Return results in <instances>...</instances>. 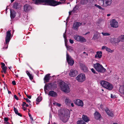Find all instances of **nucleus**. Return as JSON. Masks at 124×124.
Here are the masks:
<instances>
[{"mask_svg": "<svg viewBox=\"0 0 124 124\" xmlns=\"http://www.w3.org/2000/svg\"><path fill=\"white\" fill-rule=\"evenodd\" d=\"M4 123L5 124H10L8 122H4Z\"/></svg>", "mask_w": 124, "mask_h": 124, "instance_id": "61", "label": "nucleus"}, {"mask_svg": "<svg viewBox=\"0 0 124 124\" xmlns=\"http://www.w3.org/2000/svg\"><path fill=\"white\" fill-rule=\"evenodd\" d=\"M78 124H86V123L82 121H78L77 122Z\"/></svg>", "mask_w": 124, "mask_h": 124, "instance_id": "36", "label": "nucleus"}, {"mask_svg": "<svg viewBox=\"0 0 124 124\" xmlns=\"http://www.w3.org/2000/svg\"><path fill=\"white\" fill-rule=\"evenodd\" d=\"M5 43L4 44V46L2 47V49H4L5 48L6 49H7V48H6V46H5Z\"/></svg>", "mask_w": 124, "mask_h": 124, "instance_id": "58", "label": "nucleus"}, {"mask_svg": "<svg viewBox=\"0 0 124 124\" xmlns=\"http://www.w3.org/2000/svg\"><path fill=\"white\" fill-rule=\"evenodd\" d=\"M50 74H48L46 75L44 78V80L46 82H48L50 79L49 77Z\"/></svg>", "mask_w": 124, "mask_h": 124, "instance_id": "27", "label": "nucleus"}, {"mask_svg": "<svg viewBox=\"0 0 124 124\" xmlns=\"http://www.w3.org/2000/svg\"><path fill=\"white\" fill-rule=\"evenodd\" d=\"M83 53L84 54H85L86 56L88 55V54L87 53H86V52H84Z\"/></svg>", "mask_w": 124, "mask_h": 124, "instance_id": "60", "label": "nucleus"}, {"mask_svg": "<svg viewBox=\"0 0 124 124\" xmlns=\"http://www.w3.org/2000/svg\"><path fill=\"white\" fill-rule=\"evenodd\" d=\"M98 37L97 34H94L92 38V39L93 40H95L98 39Z\"/></svg>", "mask_w": 124, "mask_h": 124, "instance_id": "35", "label": "nucleus"}, {"mask_svg": "<svg viewBox=\"0 0 124 124\" xmlns=\"http://www.w3.org/2000/svg\"><path fill=\"white\" fill-rule=\"evenodd\" d=\"M22 108L24 111H25L27 109V108L24 107V106Z\"/></svg>", "mask_w": 124, "mask_h": 124, "instance_id": "55", "label": "nucleus"}, {"mask_svg": "<svg viewBox=\"0 0 124 124\" xmlns=\"http://www.w3.org/2000/svg\"><path fill=\"white\" fill-rule=\"evenodd\" d=\"M24 99L25 100H26V102H27L29 103H31V101L29 100L28 98H24Z\"/></svg>", "mask_w": 124, "mask_h": 124, "instance_id": "44", "label": "nucleus"}, {"mask_svg": "<svg viewBox=\"0 0 124 124\" xmlns=\"http://www.w3.org/2000/svg\"><path fill=\"white\" fill-rule=\"evenodd\" d=\"M63 36L64 39H65L66 38H67L66 37V35L65 34V33L63 34Z\"/></svg>", "mask_w": 124, "mask_h": 124, "instance_id": "53", "label": "nucleus"}, {"mask_svg": "<svg viewBox=\"0 0 124 124\" xmlns=\"http://www.w3.org/2000/svg\"><path fill=\"white\" fill-rule=\"evenodd\" d=\"M66 60L69 64L70 66H72L73 65L74 63V61L67 53L66 54Z\"/></svg>", "mask_w": 124, "mask_h": 124, "instance_id": "10", "label": "nucleus"}, {"mask_svg": "<svg viewBox=\"0 0 124 124\" xmlns=\"http://www.w3.org/2000/svg\"><path fill=\"white\" fill-rule=\"evenodd\" d=\"M49 95L53 97H56L57 95V94L53 91H50L49 92Z\"/></svg>", "mask_w": 124, "mask_h": 124, "instance_id": "22", "label": "nucleus"}, {"mask_svg": "<svg viewBox=\"0 0 124 124\" xmlns=\"http://www.w3.org/2000/svg\"><path fill=\"white\" fill-rule=\"evenodd\" d=\"M10 31V30H8L6 32V36L5 38V46H6V48H8L9 42L11 39V34Z\"/></svg>", "mask_w": 124, "mask_h": 124, "instance_id": "6", "label": "nucleus"}, {"mask_svg": "<svg viewBox=\"0 0 124 124\" xmlns=\"http://www.w3.org/2000/svg\"><path fill=\"white\" fill-rule=\"evenodd\" d=\"M90 33V32H87L85 34V35H86L88 34H89Z\"/></svg>", "mask_w": 124, "mask_h": 124, "instance_id": "62", "label": "nucleus"}, {"mask_svg": "<svg viewBox=\"0 0 124 124\" xmlns=\"http://www.w3.org/2000/svg\"><path fill=\"white\" fill-rule=\"evenodd\" d=\"M57 105L58 106H61V104L59 103H57Z\"/></svg>", "mask_w": 124, "mask_h": 124, "instance_id": "64", "label": "nucleus"}, {"mask_svg": "<svg viewBox=\"0 0 124 124\" xmlns=\"http://www.w3.org/2000/svg\"><path fill=\"white\" fill-rule=\"evenodd\" d=\"M80 3L81 4L85 6H87L88 4V0H81L80 1Z\"/></svg>", "mask_w": 124, "mask_h": 124, "instance_id": "29", "label": "nucleus"}, {"mask_svg": "<svg viewBox=\"0 0 124 124\" xmlns=\"http://www.w3.org/2000/svg\"><path fill=\"white\" fill-rule=\"evenodd\" d=\"M21 7L20 4L16 2H15L13 6V8L14 9H17L20 8Z\"/></svg>", "mask_w": 124, "mask_h": 124, "instance_id": "17", "label": "nucleus"}, {"mask_svg": "<svg viewBox=\"0 0 124 124\" xmlns=\"http://www.w3.org/2000/svg\"><path fill=\"white\" fill-rule=\"evenodd\" d=\"M10 16L11 18H14L16 16V12L13 10L10 9Z\"/></svg>", "mask_w": 124, "mask_h": 124, "instance_id": "20", "label": "nucleus"}, {"mask_svg": "<svg viewBox=\"0 0 124 124\" xmlns=\"http://www.w3.org/2000/svg\"><path fill=\"white\" fill-rule=\"evenodd\" d=\"M78 74L77 71L74 69H71L69 74V75L71 77H74L76 76Z\"/></svg>", "mask_w": 124, "mask_h": 124, "instance_id": "12", "label": "nucleus"}, {"mask_svg": "<svg viewBox=\"0 0 124 124\" xmlns=\"http://www.w3.org/2000/svg\"><path fill=\"white\" fill-rule=\"evenodd\" d=\"M26 73L27 75L29 78L30 79L32 80L33 79V76L32 75V74H31L28 70L26 71Z\"/></svg>", "mask_w": 124, "mask_h": 124, "instance_id": "30", "label": "nucleus"}, {"mask_svg": "<svg viewBox=\"0 0 124 124\" xmlns=\"http://www.w3.org/2000/svg\"><path fill=\"white\" fill-rule=\"evenodd\" d=\"M74 38L77 41L81 42H85L86 41V40L84 37L78 35H74Z\"/></svg>", "mask_w": 124, "mask_h": 124, "instance_id": "8", "label": "nucleus"}, {"mask_svg": "<svg viewBox=\"0 0 124 124\" xmlns=\"http://www.w3.org/2000/svg\"><path fill=\"white\" fill-rule=\"evenodd\" d=\"M80 66L81 69L85 72H87L88 71L87 67L83 63H80Z\"/></svg>", "mask_w": 124, "mask_h": 124, "instance_id": "13", "label": "nucleus"}, {"mask_svg": "<svg viewBox=\"0 0 124 124\" xmlns=\"http://www.w3.org/2000/svg\"><path fill=\"white\" fill-rule=\"evenodd\" d=\"M76 79L78 82H82L85 80L86 77L84 74L81 73L78 75Z\"/></svg>", "mask_w": 124, "mask_h": 124, "instance_id": "7", "label": "nucleus"}, {"mask_svg": "<svg viewBox=\"0 0 124 124\" xmlns=\"http://www.w3.org/2000/svg\"><path fill=\"white\" fill-rule=\"evenodd\" d=\"M67 49H70L71 48V46H67Z\"/></svg>", "mask_w": 124, "mask_h": 124, "instance_id": "57", "label": "nucleus"}, {"mask_svg": "<svg viewBox=\"0 0 124 124\" xmlns=\"http://www.w3.org/2000/svg\"><path fill=\"white\" fill-rule=\"evenodd\" d=\"M75 104L78 106L81 107L83 106V101L79 99L76 100L75 102Z\"/></svg>", "mask_w": 124, "mask_h": 124, "instance_id": "19", "label": "nucleus"}, {"mask_svg": "<svg viewBox=\"0 0 124 124\" xmlns=\"http://www.w3.org/2000/svg\"><path fill=\"white\" fill-rule=\"evenodd\" d=\"M60 85L62 90L64 92L69 93L70 91V87L68 84L63 82H60Z\"/></svg>", "mask_w": 124, "mask_h": 124, "instance_id": "3", "label": "nucleus"}, {"mask_svg": "<svg viewBox=\"0 0 124 124\" xmlns=\"http://www.w3.org/2000/svg\"><path fill=\"white\" fill-rule=\"evenodd\" d=\"M14 98L16 99L17 100H18V98L17 97L16 95H14Z\"/></svg>", "mask_w": 124, "mask_h": 124, "instance_id": "52", "label": "nucleus"}, {"mask_svg": "<svg viewBox=\"0 0 124 124\" xmlns=\"http://www.w3.org/2000/svg\"><path fill=\"white\" fill-rule=\"evenodd\" d=\"M34 4L37 5H42L50 6H55L56 1L54 0H34L33 1Z\"/></svg>", "mask_w": 124, "mask_h": 124, "instance_id": "1", "label": "nucleus"}, {"mask_svg": "<svg viewBox=\"0 0 124 124\" xmlns=\"http://www.w3.org/2000/svg\"><path fill=\"white\" fill-rule=\"evenodd\" d=\"M82 23L78 22H76L73 24V28L76 30H77L78 27L81 25Z\"/></svg>", "mask_w": 124, "mask_h": 124, "instance_id": "15", "label": "nucleus"}, {"mask_svg": "<svg viewBox=\"0 0 124 124\" xmlns=\"http://www.w3.org/2000/svg\"><path fill=\"white\" fill-rule=\"evenodd\" d=\"M94 115V117L96 119L98 120L100 118L101 115L98 112H95Z\"/></svg>", "mask_w": 124, "mask_h": 124, "instance_id": "21", "label": "nucleus"}, {"mask_svg": "<svg viewBox=\"0 0 124 124\" xmlns=\"http://www.w3.org/2000/svg\"><path fill=\"white\" fill-rule=\"evenodd\" d=\"M32 8L30 5L25 4L24 6V11L26 12H28Z\"/></svg>", "mask_w": 124, "mask_h": 124, "instance_id": "18", "label": "nucleus"}, {"mask_svg": "<svg viewBox=\"0 0 124 124\" xmlns=\"http://www.w3.org/2000/svg\"><path fill=\"white\" fill-rule=\"evenodd\" d=\"M57 87V85L55 83H48L45 85L44 87V90L45 93H46V90H48L49 89H53Z\"/></svg>", "mask_w": 124, "mask_h": 124, "instance_id": "5", "label": "nucleus"}, {"mask_svg": "<svg viewBox=\"0 0 124 124\" xmlns=\"http://www.w3.org/2000/svg\"><path fill=\"white\" fill-rule=\"evenodd\" d=\"M100 84L102 87L109 90H112L113 87V85L106 81L103 80L101 81Z\"/></svg>", "mask_w": 124, "mask_h": 124, "instance_id": "2", "label": "nucleus"}, {"mask_svg": "<svg viewBox=\"0 0 124 124\" xmlns=\"http://www.w3.org/2000/svg\"><path fill=\"white\" fill-rule=\"evenodd\" d=\"M94 67L97 71L101 73H104L106 70L102 65L98 63H97L94 64Z\"/></svg>", "mask_w": 124, "mask_h": 124, "instance_id": "4", "label": "nucleus"}, {"mask_svg": "<svg viewBox=\"0 0 124 124\" xmlns=\"http://www.w3.org/2000/svg\"><path fill=\"white\" fill-rule=\"evenodd\" d=\"M103 6L106 7L111 5L112 2V0H103Z\"/></svg>", "mask_w": 124, "mask_h": 124, "instance_id": "14", "label": "nucleus"}, {"mask_svg": "<svg viewBox=\"0 0 124 124\" xmlns=\"http://www.w3.org/2000/svg\"><path fill=\"white\" fill-rule=\"evenodd\" d=\"M111 98L115 99V98H116V95H113L112 94H111Z\"/></svg>", "mask_w": 124, "mask_h": 124, "instance_id": "43", "label": "nucleus"}, {"mask_svg": "<svg viewBox=\"0 0 124 124\" xmlns=\"http://www.w3.org/2000/svg\"><path fill=\"white\" fill-rule=\"evenodd\" d=\"M105 110L107 114L109 116L111 117H113L114 116V114L113 112L112 111L109 110L107 108L105 109Z\"/></svg>", "mask_w": 124, "mask_h": 124, "instance_id": "16", "label": "nucleus"}, {"mask_svg": "<svg viewBox=\"0 0 124 124\" xmlns=\"http://www.w3.org/2000/svg\"><path fill=\"white\" fill-rule=\"evenodd\" d=\"M23 104H22V106L23 107H24L25 105V104H26V103L25 102H23Z\"/></svg>", "mask_w": 124, "mask_h": 124, "instance_id": "54", "label": "nucleus"}, {"mask_svg": "<svg viewBox=\"0 0 124 124\" xmlns=\"http://www.w3.org/2000/svg\"><path fill=\"white\" fill-rule=\"evenodd\" d=\"M102 20L101 19H99L97 21V24H99L102 21Z\"/></svg>", "mask_w": 124, "mask_h": 124, "instance_id": "47", "label": "nucleus"}, {"mask_svg": "<svg viewBox=\"0 0 124 124\" xmlns=\"http://www.w3.org/2000/svg\"><path fill=\"white\" fill-rule=\"evenodd\" d=\"M102 34L104 36H109L110 34L107 33L102 32Z\"/></svg>", "mask_w": 124, "mask_h": 124, "instance_id": "41", "label": "nucleus"}, {"mask_svg": "<svg viewBox=\"0 0 124 124\" xmlns=\"http://www.w3.org/2000/svg\"><path fill=\"white\" fill-rule=\"evenodd\" d=\"M78 7L76 5L73 8V10H72V11H73V12L75 13L76 12L77 10L78 9Z\"/></svg>", "mask_w": 124, "mask_h": 124, "instance_id": "33", "label": "nucleus"}, {"mask_svg": "<svg viewBox=\"0 0 124 124\" xmlns=\"http://www.w3.org/2000/svg\"><path fill=\"white\" fill-rule=\"evenodd\" d=\"M69 41L71 44H72L74 43V41L73 40L71 39H69Z\"/></svg>", "mask_w": 124, "mask_h": 124, "instance_id": "48", "label": "nucleus"}, {"mask_svg": "<svg viewBox=\"0 0 124 124\" xmlns=\"http://www.w3.org/2000/svg\"><path fill=\"white\" fill-rule=\"evenodd\" d=\"M27 96L29 99H31V96H28V95H27Z\"/></svg>", "mask_w": 124, "mask_h": 124, "instance_id": "56", "label": "nucleus"}, {"mask_svg": "<svg viewBox=\"0 0 124 124\" xmlns=\"http://www.w3.org/2000/svg\"><path fill=\"white\" fill-rule=\"evenodd\" d=\"M71 101L69 99L66 98L65 100V103L67 105H69Z\"/></svg>", "mask_w": 124, "mask_h": 124, "instance_id": "32", "label": "nucleus"}, {"mask_svg": "<svg viewBox=\"0 0 124 124\" xmlns=\"http://www.w3.org/2000/svg\"><path fill=\"white\" fill-rule=\"evenodd\" d=\"M82 118L83 120L86 122H88L90 121L88 117L86 115H83Z\"/></svg>", "mask_w": 124, "mask_h": 124, "instance_id": "23", "label": "nucleus"}, {"mask_svg": "<svg viewBox=\"0 0 124 124\" xmlns=\"http://www.w3.org/2000/svg\"><path fill=\"white\" fill-rule=\"evenodd\" d=\"M94 0H88V4H87V5L90 6H93L94 3Z\"/></svg>", "mask_w": 124, "mask_h": 124, "instance_id": "26", "label": "nucleus"}, {"mask_svg": "<svg viewBox=\"0 0 124 124\" xmlns=\"http://www.w3.org/2000/svg\"><path fill=\"white\" fill-rule=\"evenodd\" d=\"M110 25L112 27L116 28L118 27V22L115 19H113L110 21Z\"/></svg>", "mask_w": 124, "mask_h": 124, "instance_id": "11", "label": "nucleus"}, {"mask_svg": "<svg viewBox=\"0 0 124 124\" xmlns=\"http://www.w3.org/2000/svg\"><path fill=\"white\" fill-rule=\"evenodd\" d=\"M91 71L94 74H97L96 71L93 68H92L91 69Z\"/></svg>", "mask_w": 124, "mask_h": 124, "instance_id": "42", "label": "nucleus"}, {"mask_svg": "<svg viewBox=\"0 0 124 124\" xmlns=\"http://www.w3.org/2000/svg\"><path fill=\"white\" fill-rule=\"evenodd\" d=\"M94 6H95L96 7H97V8H98L100 9H102V10L104 9L103 8H102L101 7V6H100L96 4H95L94 5Z\"/></svg>", "mask_w": 124, "mask_h": 124, "instance_id": "39", "label": "nucleus"}, {"mask_svg": "<svg viewBox=\"0 0 124 124\" xmlns=\"http://www.w3.org/2000/svg\"><path fill=\"white\" fill-rule=\"evenodd\" d=\"M12 83L14 85H16V82L15 81H13L12 82Z\"/></svg>", "mask_w": 124, "mask_h": 124, "instance_id": "51", "label": "nucleus"}, {"mask_svg": "<svg viewBox=\"0 0 124 124\" xmlns=\"http://www.w3.org/2000/svg\"><path fill=\"white\" fill-rule=\"evenodd\" d=\"M72 12H73V11H72V10L71 11H70L69 12V15H71V13H72Z\"/></svg>", "mask_w": 124, "mask_h": 124, "instance_id": "59", "label": "nucleus"}, {"mask_svg": "<svg viewBox=\"0 0 124 124\" xmlns=\"http://www.w3.org/2000/svg\"><path fill=\"white\" fill-rule=\"evenodd\" d=\"M4 120L6 122H8L7 121L8 120V118L7 117L4 118Z\"/></svg>", "mask_w": 124, "mask_h": 124, "instance_id": "49", "label": "nucleus"}, {"mask_svg": "<svg viewBox=\"0 0 124 124\" xmlns=\"http://www.w3.org/2000/svg\"><path fill=\"white\" fill-rule=\"evenodd\" d=\"M60 118L61 119L64 123H66L68 121V115L66 113H63L62 112L60 116Z\"/></svg>", "mask_w": 124, "mask_h": 124, "instance_id": "9", "label": "nucleus"}, {"mask_svg": "<svg viewBox=\"0 0 124 124\" xmlns=\"http://www.w3.org/2000/svg\"><path fill=\"white\" fill-rule=\"evenodd\" d=\"M42 99V97L39 96L37 98L36 101L37 102H40L41 101Z\"/></svg>", "mask_w": 124, "mask_h": 124, "instance_id": "34", "label": "nucleus"}, {"mask_svg": "<svg viewBox=\"0 0 124 124\" xmlns=\"http://www.w3.org/2000/svg\"><path fill=\"white\" fill-rule=\"evenodd\" d=\"M28 114L30 119L32 120H33V118L31 116V115L29 113H28Z\"/></svg>", "mask_w": 124, "mask_h": 124, "instance_id": "45", "label": "nucleus"}, {"mask_svg": "<svg viewBox=\"0 0 124 124\" xmlns=\"http://www.w3.org/2000/svg\"><path fill=\"white\" fill-rule=\"evenodd\" d=\"M111 41L112 43H115L119 42L120 40L118 38H114L111 39Z\"/></svg>", "mask_w": 124, "mask_h": 124, "instance_id": "25", "label": "nucleus"}, {"mask_svg": "<svg viewBox=\"0 0 124 124\" xmlns=\"http://www.w3.org/2000/svg\"><path fill=\"white\" fill-rule=\"evenodd\" d=\"M102 53L101 51H97V52L95 56V58H100L102 57Z\"/></svg>", "mask_w": 124, "mask_h": 124, "instance_id": "24", "label": "nucleus"}, {"mask_svg": "<svg viewBox=\"0 0 124 124\" xmlns=\"http://www.w3.org/2000/svg\"><path fill=\"white\" fill-rule=\"evenodd\" d=\"M65 40V42H66V43L67 42V38H66L65 39H64Z\"/></svg>", "mask_w": 124, "mask_h": 124, "instance_id": "63", "label": "nucleus"}, {"mask_svg": "<svg viewBox=\"0 0 124 124\" xmlns=\"http://www.w3.org/2000/svg\"><path fill=\"white\" fill-rule=\"evenodd\" d=\"M107 47V46H104L102 47L101 48L103 50H104L105 49H106Z\"/></svg>", "mask_w": 124, "mask_h": 124, "instance_id": "50", "label": "nucleus"}, {"mask_svg": "<svg viewBox=\"0 0 124 124\" xmlns=\"http://www.w3.org/2000/svg\"><path fill=\"white\" fill-rule=\"evenodd\" d=\"M13 108L14 110L15 114L20 117H22V115L20 113L18 112V110L17 108L15 107H14Z\"/></svg>", "mask_w": 124, "mask_h": 124, "instance_id": "28", "label": "nucleus"}, {"mask_svg": "<svg viewBox=\"0 0 124 124\" xmlns=\"http://www.w3.org/2000/svg\"><path fill=\"white\" fill-rule=\"evenodd\" d=\"M106 50L107 52H109L110 53H112L113 52V51L111 50L110 48L107 47L106 48Z\"/></svg>", "mask_w": 124, "mask_h": 124, "instance_id": "38", "label": "nucleus"}, {"mask_svg": "<svg viewBox=\"0 0 124 124\" xmlns=\"http://www.w3.org/2000/svg\"><path fill=\"white\" fill-rule=\"evenodd\" d=\"M120 40L122 41H124V35H122L120 37Z\"/></svg>", "mask_w": 124, "mask_h": 124, "instance_id": "40", "label": "nucleus"}, {"mask_svg": "<svg viewBox=\"0 0 124 124\" xmlns=\"http://www.w3.org/2000/svg\"><path fill=\"white\" fill-rule=\"evenodd\" d=\"M119 90L121 93L124 94V85L123 87L121 86L120 87Z\"/></svg>", "mask_w": 124, "mask_h": 124, "instance_id": "31", "label": "nucleus"}, {"mask_svg": "<svg viewBox=\"0 0 124 124\" xmlns=\"http://www.w3.org/2000/svg\"><path fill=\"white\" fill-rule=\"evenodd\" d=\"M1 68L5 67V64L4 63H3V62H1Z\"/></svg>", "mask_w": 124, "mask_h": 124, "instance_id": "46", "label": "nucleus"}, {"mask_svg": "<svg viewBox=\"0 0 124 124\" xmlns=\"http://www.w3.org/2000/svg\"><path fill=\"white\" fill-rule=\"evenodd\" d=\"M5 74H6V70L7 69V67L5 66V67L2 68Z\"/></svg>", "mask_w": 124, "mask_h": 124, "instance_id": "37", "label": "nucleus"}]
</instances>
